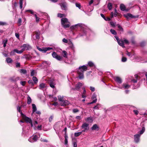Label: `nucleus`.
<instances>
[{
  "label": "nucleus",
  "mask_w": 147,
  "mask_h": 147,
  "mask_svg": "<svg viewBox=\"0 0 147 147\" xmlns=\"http://www.w3.org/2000/svg\"><path fill=\"white\" fill-rule=\"evenodd\" d=\"M87 70V67L84 65L79 67L78 71V78L80 79H82L84 78V72Z\"/></svg>",
  "instance_id": "nucleus-1"
},
{
  "label": "nucleus",
  "mask_w": 147,
  "mask_h": 147,
  "mask_svg": "<svg viewBox=\"0 0 147 147\" xmlns=\"http://www.w3.org/2000/svg\"><path fill=\"white\" fill-rule=\"evenodd\" d=\"M62 25L65 28H68L70 26L69 23L67 19L66 18H62L61 19Z\"/></svg>",
  "instance_id": "nucleus-2"
},
{
  "label": "nucleus",
  "mask_w": 147,
  "mask_h": 147,
  "mask_svg": "<svg viewBox=\"0 0 147 147\" xmlns=\"http://www.w3.org/2000/svg\"><path fill=\"white\" fill-rule=\"evenodd\" d=\"M21 116L22 118L27 123H29L30 124L31 127L33 126L32 120L31 119L27 117H26L22 113H21Z\"/></svg>",
  "instance_id": "nucleus-3"
},
{
  "label": "nucleus",
  "mask_w": 147,
  "mask_h": 147,
  "mask_svg": "<svg viewBox=\"0 0 147 147\" xmlns=\"http://www.w3.org/2000/svg\"><path fill=\"white\" fill-rule=\"evenodd\" d=\"M53 57L59 61H61L62 59V57L58 55L55 52H53L52 53Z\"/></svg>",
  "instance_id": "nucleus-4"
},
{
  "label": "nucleus",
  "mask_w": 147,
  "mask_h": 147,
  "mask_svg": "<svg viewBox=\"0 0 147 147\" xmlns=\"http://www.w3.org/2000/svg\"><path fill=\"white\" fill-rule=\"evenodd\" d=\"M82 128L84 129V130L82 131V132H85L86 131L88 130L89 129V124L86 123L83 124L82 126Z\"/></svg>",
  "instance_id": "nucleus-5"
},
{
  "label": "nucleus",
  "mask_w": 147,
  "mask_h": 147,
  "mask_svg": "<svg viewBox=\"0 0 147 147\" xmlns=\"http://www.w3.org/2000/svg\"><path fill=\"white\" fill-rule=\"evenodd\" d=\"M38 137L36 135H34L30 137L28 139V140L30 142H32L36 141Z\"/></svg>",
  "instance_id": "nucleus-6"
},
{
  "label": "nucleus",
  "mask_w": 147,
  "mask_h": 147,
  "mask_svg": "<svg viewBox=\"0 0 147 147\" xmlns=\"http://www.w3.org/2000/svg\"><path fill=\"white\" fill-rule=\"evenodd\" d=\"M37 49L40 51H43L44 52H45L47 51L53 49V48L51 47H47V48H44L42 49L38 47H37Z\"/></svg>",
  "instance_id": "nucleus-7"
},
{
  "label": "nucleus",
  "mask_w": 147,
  "mask_h": 147,
  "mask_svg": "<svg viewBox=\"0 0 147 147\" xmlns=\"http://www.w3.org/2000/svg\"><path fill=\"white\" fill-rule=\"evenodd\" d=\"M140 136V135L139 134H136L134 135V140L136 143H138L139 142Z\"/></svg>",
  "instance_id": "nucleus-8"
},
{
  "label": "nucleus",
  "mask_w": 147,
  "mask_h": 147,
  "mask_svg": "<svg viewBox=\"0 0 147 147\" xmlns=\"http://www.w3.org/2000/svg\"><path fill=\"white\" fill-rule=\"evenodd\" d=\"M92 98L93 100V101L90 103H88V104H92L96 102L97 99L96 98V95L95 94H94L93 95Z\"/></svg>",
  "instance_id": "nucleus-9"
},
{
  "label": "nucleus",
  "mask_w": 147,
  "mask_h": 147,
  "mask_svg": "<svg viewBox=\"0 0 147 147\" xmlns=\"http://www.w3.org/2000/svg\"><path fill=\"white\" fill-rule=\"evenodd\" d=\"M69 104V102L67 100H63L60 103L61 105L62 106H65Z\"/></svg>",
  "instance_id": "nucleus-10"
},
{
  "label": "nucleus",
  "mask_w": 147,
  "mask_h": 147,
  "mask_svg": "<svg viewBox=\"0 0 147 147\" xmlns=\"http://www.w3.org/2000/svg\"><path fill=\"white\" fill-rule=\"evenodd\" d=\"M125 17L127 19L129 18H136V16H133L132 14L130 13H128L127 14L125 15Z\"/></svg>",
  "instance_id": "nucleus-11"
},
{
  "label": "nucleus",
  "mask_w": 147,
  "mask_h": 147,
  "mask_svg": "<svg viewBox=\"0 0 147 147\" xmlns=\"http://www.w3.org/2000/svg\"><path fill=\"white\" fill-rule=\"evenodd\" d=\"M114 80L118 83L121 84L122 83L121 79L120 77H116L114 78Z\"/></svg>",
  "instance_id": "nucleus-12"
},
{
  "label": "nucleus",
  "mask_w": 147,
  "mask_h": 147,
  "mask_svg": "<svg viewBox=\"0 0 147 147\" xmlns=\"http://www.w3.org/2000/svg\"><path fill=\"white\" fill-rule=\"evenodd\" d=\"M60 5L62 9L66 10L67 9V4L65 3H63L61 4Z\"/></svg>",
  "instance_id": "nucleus-13"
},
{
  "label": "nucleus",
  "mask_w": 147,
  "mask_h": 147,
  "mask_svg": "<svg viewBox=\"0 0 147 147\" xmlns=\"http://www.w3.org/2000/svg\"><path fill=\"white\" fill-rule=\"evenodd\" d=\"M118 44L120 46H122L123 47H125L124 44L123 40H120L117 42Z\"/></svg>",
  "instance_id": "nucleus-14"
},
{
  "label": "nucleus",
  "mask_w": 147,
  "mask_h": 147,
  "mask_svg": "<svg viewBox=\"0 0 147 147\" xmlns=\"http://www.w3.org/2000/svg\"><path fill=\"white\" fill-rule=\"evenodd\" d=\"M111 18H112L113 17H116L117 16L118 13L117 12V11L116 9H115V12L114 13H113L112 12L111 13Z\"/></svg>",
  "instance_id": "nucleus-15"
},
{
  "label": "nucleus",
  "mask_w": 147,
  "mask_h": 147,
  "mask_svg": "<svg viewBox=\"0 0 147 147\" xmlns=\"http://www.w3.org/2000/svg\"><path fill=\"white\" fill-rule=\"evenodd\" d=\"M82 85V83L80 82L78 83L76 86L75 89L78 90Z\"/></svg>",
  "instance_id": "nucleus-16"
},
{
  "label": "nucleus",
  "mask_w": 147,
  "mask_h": 147,
  "mask_svg": "<svg viewBox=\"0 0 147 147\" xmlns=\"http://www.w3.org/2000/svg\"><path fill=\"white\" fill-rule=\"evenodd\" d=\"M23 47L25 48L26 50L31 49V47L28 44H24L23 46Z\"/></svg>",
  "instance_id": "nucleus-17"
},
{
  "label": "nucleus",
  "mask_w": 147,
  "mask_h": 147,
  "mask_svg": "<svg viewBox=\"0 0 147 147\" xmlns=\"http://www.w3.org/2000/svg\"><path fill=\"white\" fill-rule=\"evenodd\" d=\"M120 9L122 11H124L125 10V6L123 4H121L120 5Z\"/></svg>",
  "instance_id": "nucleus-18"
},
{
  "label": "nucleus",
  "mask_w": 147,
  "mask_h": 147,
  "mask_svg": "<svg viewBox=\"0 0 147 147\" xmlns=\"http://www.w3.org/2000/svg\"><path fill=\"white\" fill-rule=\"evenodd\" d=\"M86 121L89 122H91L92 121V117H90L88 118H85V119Z\"/></svg>",
  "instance_id": "nucleus-19"
},
{
  "label": "nucleus",
  "mask_w": 147,
  "mask_h": 147,
  "mask_svg": "<svg viewBox=\"0 0 147 147\" xmlns=\"http://www.w3.org/2000/svg\"><path fill=\"white\" fill-rule=\"evenodd\" d=\"M7 39H3V40L2 43L3 45V47H5L6 46V44L7 42Z\"/></svg>",
  "instance_id": "nucleus-20"
},
{
  "label": "nucleus",
  "mask_w": 147,
  "mask_h": 147,
  "mask_svg": "<svg viewBox=\"0 0 147 147\" xmlns=\"http://www.w3.org/2000/svg\"><path fill=\"white\" fill-rule=\"evenodd\" d=\"M35 34L36 35V39H39V36L40 35V32L39 31H36L35 32Z\"/></svg>",
  "instance_id": "nucleus-21"
},
{
  "label": "nucleus",
  "mask_w": 147,
  "mask_h": 147,
  "mask_svg": "<svg viewBox=\"0 0 147 147\" xmlns=\"http://www.w3.org/2000/svg\"><path fill=\"white\" fill-rule=\"evenodd\" d=\"M45 86V84L44 83H42L40 84L39 86V88L40 89H42L44 88Z\"/></svg>",
  "instance_id": "nucleus-22"
},
{
  "label": "nucleus",
  "mask_w": 147,
  "mask_h": 147,
  "mask_svg": "<svg viewBox=\"0 0 147 147\" xmlns=\"http://www.w3.org/2000/svg\"><path fill=\"white\" fill-rule=\"evenodd\" d=\"M130 87V86L128 84H123V88L124 89H128Z\"/></svg>",
  "instance_id": "nucleus-23"
},
{
  "label": "nucleus",
  "mask_w": 147,
  "mask_h": 147,
  "mask_svg": "<svg viewBox=\"0 0 147 147\" xmlns=\"http://www.w3.org/2000/svg\"><path fill=\"white\" fill-rule=\"evenodd\" d=\"M62 54L64 57L67 58V53L65 51H63L62 52Z\"/></svg>",
  "instance_id": "nucleus-24"
},
{
  "label": "nucleus",
  "mask_w": 147,
  "mask_h": 147,
  "mask_svg": "<svg viewBox=\"0 0 147 147\" xmlns=\"http://www.w3.org/2000/svg\"><path fill=\"white\" fill-rule=\"evenodd\" d=\"M32 106L33 109V112H35L36 110V106L34 104H32Z\"/></svg>",
  "instance_id": "nucleus-25"
},
{
  "label": "nucleus",
  "mask_w": 147,
  "mask_h": 147,
  "mask_svg": "<svg viewBox=\"0 0 147 147\" xmlns=\"http://www.w3.org/2000/svg\"><path fill=\"white\" fill-rule=\"evenodd\" d=\"M145 130V129L144 127H142V130L140 131V133L139 134L140 135V136L144 132Z\"/></svg>",
  "instance_id": "nucleus-26"
},
{
  "label": "nucleus",
  "mask_w": 147,
  "mask_h": 147,
  "mask_svg": "<svg viewBox=\"0 0 147 147\" xmlns=\"http://www.w3.org/2000/svg\"><path fill=\"white\" fill-rule=\"evenodd\" d=\"M43 64L47 66L49 65L51 63L49 61H44L43 62Z\"/></svg>",
  "instance_id": "nucleus-27"
},
{
  "label": "nucleus",
  "mask_w": 147,
  "mask_h": 147,
  "mask_svg": "<svg viewBox=\"0 0 147 147\" xmlns=\"http://www.w3.org/2000/svg\"><path fill=\"white\" fill-rule=\"evenodd\" d=\"M98 127L97 125L96 124H94L93 126L92 127L91 129L92 130H95L98 128Z\"/></svg>",
  "instance_id": "nucleus-28"
},
{
  "label": "nucleus",
  "mask_w": 147,
  "mask_h": 147,
  "mask_svg": "<svg viewBox=\"0 0 147 147\" xmlns=\"http://www.w3.org/2000/svg\"><path fill=\"white\" fill-rule=\"evenodd\" d=\"M6 61L7 63H11L12 61V60L10 58L8 57L6 59Z\"/></svg>",
  "instance_id": "nucleus-29"
},
{
  "label": "nucleus",
  "mask_w": 147,
  "mask_h": 147,
  "mask_svg": "<svg viewBox=\"0 0 147 147\" xmlns=\"http://www.w3.org/2000/svg\"><path fill=\"white\" fill-rule=\"evenodd\" d=\"M101 107V105L100 104H98L96 106H95L94 107V109H99L100 107Z\"/></svg>",
  "instance_id": "nucleus-30"
},
{
  "label": "nucleus",
  "mask_w": 147,
  "mask_h": 147,
  "mask_svg": "<svg viewBox=\"0 0 147 147\" xmlns=\"http://www.w3.org/2000/svg\"><path fill=\"white\" fill-rule=\"evenodd\" d=\"M23 1V0H20V7L21 9H22V8Z\"/></svg>",
  "instance_id": "nucleus-31"
},
{
  "label": "nucleus",
  "mask_w": 147,
  "mask_h": 147,
  "mask_svg": "<svg viewBox=\"0 0 147 147\" xmlns=\"http://www.w3.org/2000/svg\"><path fill=\"white\" fill-rule=\"evenodd\" d=\"M27 100H28V102L27 103L28 104H29L31 103V99L30 98V97L29 96H28L27 97Z\"/></svg>",
  "instance_id": "nucleus-32"
},
{
  "label": "nucleus",
  "mask_w": 147,
  "mask_h": 147,
  "mask_svg": "<svg viewBox=\"0 0 147 147\" xmlns=\"http://www.w3.org/2000/svg\"><path fill=\"white\" fill-rule=\"evenodd\" d=\"M82 133V132H80L77 133H75L74 134V136L75 137H78Z\"/></svg>",
  "instance_id": "nucleus-33"
},
{
  "label": "nucleus",
  "mask_w": 147,
  "mask_h": 147,
  "mask_svg": "<svg viewBox=\"0 0 147 147\" xmlns=\"http://www.w3.org/2000/svg\"><path fill=\"white\" fill-rule=\"evenodd\" d=\"M50 86L51 88H55V84L53 82H51L50 84Z\"/></svg>",
  "instance_id": "nucleus-34"
},
{
  "label": "nucleus",
  "mask_w": 147,
  "mask_h": 147,
  "mask_svg": "<svg viewBox=\"0 0 147 147\" xmlns=\"http://www.w3.org/2000/svg\"><path fill=\"white\" fill-rule=\"evenodd\" d=\"M20 72L24 74H25L26 72V71L25 69H21L20 70Z\"/></svg>",
  "instance_id": "nucleus-35"
},
{
  "label": "nucleus",
  "mask_w": 147,
  "mask_h": 147,
  "mask_svg": "<svg viewBox=\"0 0 147 147\" xmlns=\"http://www.w3.org/2000/svg\"><path fill=\"white\" fill-rule=\"evenodd\" d=\"M34 16L36 18V22H38L39 21V18L37 17V16L36 14H35L34 15Z\"/></svg>",
  "instance_id": "nucleus-36"
},
{
  "label": "nucleus",
  "mask_w": 147,
  "mask_h": 147,
  "mask_svg": "<svg viewBox=\"0 0 147 147\" xmlns=\"http://www.w3.org/2000/svg\"><path fill=\"white\" fill-rule=\"evenodd\" d=\"M58 99L59 100V101H61V102L63 100V96H58Z\"/></svg>",
  "instance_id": "nucleus-37"
},
{
  "label": "nucleus",
  "mask_w": 147,
  "mask_h": 147,
  "mask_svg": "<svg viewBox=\"0 0 147 147\" xmlns=\"http://www.w3.org/2000/svg\"><path fill=\"white\" fill-rule=\"evenodd\" d=\"M111 32L112 34L115 35H116L117 34L115 30L112 29H111Z\"/></svg>",
  "instance_id": "nucleus-38"
},
{
  "label": "nucleus",
  "mask_w": 147,
  "mask_h": 147,
  "mask_svg": "<svg viewBox=\"0 0 147 147\" xmlns=\"http://www.w3.org/2000/svg\"><path fill=\"white\" fill-rule=\"evenodd\" d=\"M32 79L34 81V82L35 83H36L38 82V79L37 78L35 77H33L32 78Z\"/></svg>",
  "instance_id": "nucleus-39"
},
{
  "label": "nucleus",
  "mask_w": 147,
  "mask_h": 147,
  "mask_svg": "<svg viewBox=\"0 0 147 147\" xmlns=\"http://www.w3.org/2000/svg\"><path fill=\"white\" fill-rule=\"evenodd\" d=\"M57 16L58 17L60 18H62L64 16H65V15L63 14H61V13H59L58 14Z\"/></svg>",
  "instance_id": "nucleus-40"
},
{
  "label": "nucleus",
  "mask_w": 147,
  "mask_h": 147,
  "mask_svg": "<svg viewBox=\"0 0 147 147\" xmlns=\"http://www.w3.org/2000/svg\"><path fill=\"white\" fill-rule=\"evenodd\" d=\"M7 24V23L6 22H0V25L1 26H4L6 25Z\"/></svg>",
  "instance_id": "nucleus-41"
},
{
  "label": "nucleus",
  "mask_w": 147,
  "mask_h": 147,
  "mask_svg": "<svg viewBox=\"0 0 147 147\" xmlns=\"http://www.w3.org/2000/svg\"><path fill=\"white\" fill-rule=\"evenodd\" d=\"M127 60V59L126 57H123L121 59V61L123 62H125Z\"/></svg>",
  "instance_id": "nucleus-42"
},
{
  "label": "nucleus",
  "mask_w": 147,
  "mask_h": 147,
  "mask_svg": "<svg viewBox=\"0 0 147 147\" xmlns=\"http://www.w3.org/2000/svg\"><path fill=\"white\" fill-rule=\"evenodd\" d=\"M76 7H78L79 9L81 8V5L80 3H76Z\"/></svg>",
  "instance_id": "nucleus-43"
},
{
  "label": "nucleus",
  "mask_w": 147,
  "mask_h": 147,
  "mask_svg": "<svg viewBox=\"0 0 147 147\" xmlns=\"http://www.w3.org/2000/svg\"><path fill=\"white\" fill-rule=\"evenodd\" d=\"M88 65L90 67H92L94 65L93 63L91 62H89L88 63Z\"/></svg>",
  "instance_id": "nucleus-44"
},
{
  "label": "nucleus",
  "mask_w": 147,
  "mask_h": 147,
  "mask_svg": "<svg viewBox=\"0 0 147 147\" xmlns=\"http://www.w3.org/2000/svg\"><path fill=\"white\" fill-rule=\"evenodd\" d=\"M116 23L111 22V26L113 27H115V26Z\"/></svg>",
  "instance_id": "nucleus-45"
},
{
  "label": "nucleus",
  "mask_w": 147,
  "mask_h": 147,
  "mask_svg": "<svg viewBox=\"0 0 147 147\" xmlns=\"http://www.w3.org/2000/svg\"><path fill=\"white\" fill-rule=\"evenodd\" d=\"M118 27L120 31H123V28L120 25H118Z\"/></svg>",
  "instance_id": "nucleus-46"
},
{
  "label": "nucleus",
  "mask_w": 147,
  "mask_h": 147,
  "mask_svg": "<svg viewBox=\"0 0 147 147\" xmlns=\"http://www.w3.org/2000/svg\"><path fill=\"white\" fill-rule=\"evenodd\" d=\"M90 89L91 90V91L92 92H94L95 91V88L94 87L92 86L90 87Z\"/></svg>",
  "instance_id": "nucleus-47"
},
{
  "label": "nucleus",
  "mask_w": 147,
  "mask_h": 147,
  "mask_svg": "<svg viewBox=\"0 0 147 147\" xmlns=\"http://www.w3.org/2000/svg\"><path fill=\"white\" fill-rule=\"evenodd\" d=\"M14 51H15V52H16L18 54H21V52L20 51H19L17 49H14Z\"/></svg>",
  "instance_id": "nucleus-48"
},
{
  "label": "nucleus",
  "mask_w": 147,
  "mask_h": 147,
  "mask_svg": "<svg viewBox=\"0 0 147 147\" xmlns=\"http://www.w3.org/2000/svg\"><path fill=\"white\" fill-rule=\"evenodd\" d=\"M73 112L74 113H76L79 111V110L77 109H74L73 110Z\"/></svg>",
  "instance_id": "nucleus-49"
},
{
  "label": "nucleus",
  "mask_w": 147,
  "mask_h": 147,
  "mask_svg": "<svg viewBox=\"0 0 147 147\" xmlns=\"http://www.w3.org/2000/svg\"><path fill=\"white\" fill-rule=\"evenodd\" d=\"M15 54V51H14V49L11 51L10 53V55H14Z\"/></svg>",
  "instance_id": "nucleus-50"
},
{
  "label": "nucleus",
  "mask_w": 147,
  "mask_h": 147,
  "mask_svg": "<svg viewBox=\"0 0 147 147\" xmlns=\"http://www.w3.org/2000/svg\"><path fill=\"white\" fill-rule=\"evenodd\" d=\"M53 118V116H51L49 118V121L50 122H51Z\"/></svg>",
  "instance_id": "nucleus-51"
},
{
  "label": "nucleus",
  "mask_w": 147,
  "mask_h": 147,
  "mask_svg": "<svg viewBox=\"0 0 147 147\" xmlns=\"http://www.w3.org/2000/svg\"><path fill=\"white\" fill-rule=\"evenodd\" d=\"M35 72L34 70H33L31 72V76H33L35 75Z\"/></svg>",
  "instance_id": "nucleus-52"
},
{
  "label": "nucleus",
  "mask_w": 147,
  "mask_h": 147,
  "mask_svg": "<svg viewBox=\"0 0 147 147\" xmlns=\"http://www.w3.org/2000/svg\"><path fill=\"white\" fill-rule=\"evenodd\" d=\"M133 112L136 115H137L138 113V111L137 110H134Z\"/></svg>",
  "instance_id": "nucleus-53"
},
{
  "label": "nucleus",
  "mask_w": 147,
  "mask_h": 147,
  "mask_svg": "<svg viewBox=\"0 0 147 147\" xmlns=\"http://www.w3.org/2000/svg\"><path fill=\"white\" fill-rule=\"evenodd\" d=\"M21 107H18V112L20 113L21 114V113H22L21 111Z\"/></svg>",
  "instance_id": "nucleus-54"
},
{
  "label": "nucleus",
  "mask_w": 147,
  "mask_h": 147,
  "mask_svg": "<svg viewBox=\"0 0 147 147\" xmlns=\"http://www.w3.org/2000/svg\"><path fill=\"white\" fill-rule=\"evenodd\" d=\"M123 41L124 42L125 44H129V41H128V40L126 39H124Z\"/></svg>",
  "instance_id": "nucleus-55"
},
{
  "label": "nucleus",
  "mask_w": 147,
  "mask_h": 147,
  "mask_svg": "<svg viewBox=\"0 0 147 147\" xmlns=\"http://www.w3.org/2000/svg\"><path fill=\"white\" fill-rule=\"evenodd\" d=\"M62 41L65 43H67L68 42V40L64 38L63 39Z\"/></svg>",
  "instance_id": "nucleus-56"
},
{
  "label": "nucleus",
  "mask_w": 147,
  "mask_h": 147,
  "mask_svg": "<svg viewBox=\"0 0 147 147\" xmlns=\"http://www.w3.org/2000/svg\"><path fill=\"white\" fill-rule=\"evenodd\" d=\"M145 44V43L144 42H142L140 43V46L141 47H143L144 46Z\"/></svg>",
  "instance_id": "nucleus-57"
},
{
  "label": "nucleus",
  "mask_w": 147,
  "mask_h": 147,
  "mask_svg": "<svg viewBox=\"0 0 147 147\" xmlns=\"http://www.w3.org/2000/svg\"><path fill=\"white\" fill-rule=\"evenodd\" d=\"M15 36L17 38L19 39V35L18 33H16Z\"/></svg>",
  "instance_id": "nucleus-58"
},
{
  "label": "nucleus",
  "mask_w": 147,
  "mask_h": 147,
  "mask_svg": "<svg viewBox=\"0 0 147 147\" xmlns=\"http://www.w3.org/2000/svg\"><path fill=\"white\" fill-rule=\"evenodd\" d=\"M28 11L31 13L32 14H33V11L32 10H28L26 11Z\"/></svg>",
  "instance_id": "nucleus-59"
},
{
  "label": "nucleus",
  "mask_w": 147,
  "mask_h": 147,
  "mask_svg": "<svg viewBox=\"0 0 147 147\" xmlns=\"http://www.w3.org/2000/svg\"><path fill=\"white\" fill-rule=\"evenodd\" d=\"M26 83V82L25 81H21L20 82L21 84L23 86H24Z\"/></svg>",
  "instance_id": "nucleus-60"
},
{
  "label": "nucleus",
  "mask_w": 147,
  "mask_h": 147,
  "mask_svg": "<svg viewBox=\"0 0 147 147\" xmlns=\"http://www.w3.org/2000/svg\"><path fill=\"white\" fill-rule=\"evenodd\" d=\"M83 90H84L82 94H85L86 92V91L85 90V88H83Z\"/></svg>",
  "instance_id": "nucleus-61"
},
{
  "label": "nucleus",
  "mask_w": 147,
  "mask_h": 147,
  "mask_svg": "<svg viewBox=\"0 0 147 147\" xmlns=\"http://www.w3.org/2000/svg\"><path fill=\"white\" fill-rule=\"evenodd\" d=\"M20 63H16V67H20Z\"/></svg>",
  "instance_id": "nucleus-62"
},
{
  "label": "nucleus",
  "mask_w": 147,
  "mask_h": 147,
  "mask_svg": "<svg viewBox=\"0 0 147 147\" xmlns=\"http://www.w3.org/2000/svg\"><path fill=\"white\" fill-rule=\"evenodd\" d=\"M104 20L106 21H110V19L109 17H106L105 18Z\"/></svg>",
  "instance_id": "nucleus-63"
},
{
  "label": "nucleus",
  "mask_w": 147,
  "mask_h": 147,
  "mask_svg": "<svg viewBox=\"0 0 147 147\" xmlns=\"http://www.w3.org/2000/svg\"><path fill=\"white\" fill-rule=\"evenodd\" d=\"M126 55L129 56H130L131 55V53L130 52H129L128 51L127 52V53H126Z\"/></svg>",
  "instance_id": "nucleus-64"
}]
</instances>
